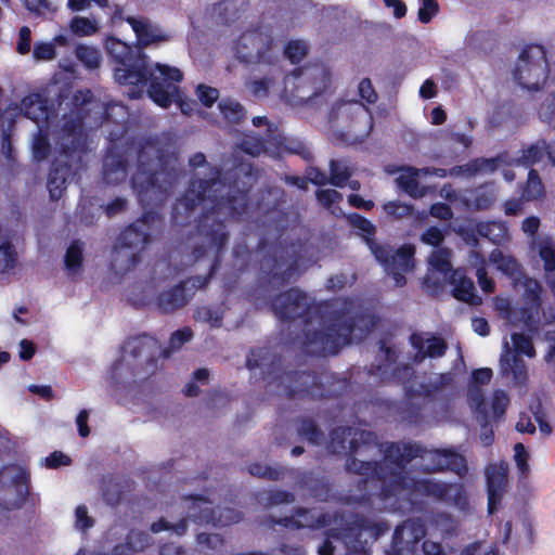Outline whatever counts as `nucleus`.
<instances>
[{
    "mask_svg": "<svg viewBox=\"0 0 555 555\" xmlns=\"http://www.w3.org/2000/svg\"><path fill=\"white\" fill-rule=\"evenodd\" d=\"M209 179H192L184 194L172 205L171 220L176 225L190 223L195 209L209 202L196 220L195 235L199 240L191 250L193 262H197L214 251V259L206 275L189 276L185 282L189 292L205 288L221 266V256L230 240V232L223 219L244 221L248 218L269 221V227L278 230V201L270 206L258 203L253 208L249 193L256 181L251 165L241 164L225 172L218 166L210 167Z\"/></svg>",
    "mask_w": 555,
    "mask_h": 555,
    "instance_id": "1",
    "label": "nucleus"
},
{
    "mask_svg": "<svg viewBox=\"0 0 555 555\" xmlns=\"http://www.w3.org/2000/svg\"><path fill=\"white\" fill-rule=\"evenodd\" d=\"M176 163L173 153L157 138L142 137L139 140L131 186L139 205L151 208L119 234L111 261L115 271L127 273L133 270L141 260L140 253L163 232L165 219L157 208L163 206L178 182Z\"/></svg>",
    "mask_w": 555,
    "mask_h": 555,
    "instance_id": "2",
    "label": "nucleus"
},
{
    "mask_svg": "<svg viewBox=\"0 0 555 555\" xmlns=\"http://www.w3.org/2000/svg\"><path fill=\"white\" fill-rule=\"evenodd\" d=\"M425 449L412 442H387L384 461H358L351 459L347 468L362 476L357 482L359 495H347L346 504L367 505L373 496L386 501L408 490L411 494L431 498L439 502L453 504L464 509L468 506V496L463 483L442 482L427 478H412L405 467L416 457H422Z\"/></svg>",
    "mask_w": 555,
    "mask_h": 555,
    "instance_id": "3",
    "label": "nucleus"
},
{
    "mask_svg": "<svg viewBox=\"0 0 555 555\" xmlns=\"http://www.w3.org/2000/svg\"><path fill=\"white\" fill-rule=\"evenodd\" d=\"M312 317L320 319L322 327L305 328L300 341L302 352L311 357L337 354L357 331L363 336L375 326L374 318L367 313L333 309L330 301L314 304L299 288L280 291V321L302 319L307 325Z\"/></svg>",
    "mask_w": 555,
    "mask_h": 555,
    "instance_id": "4",
    "label": "nucleus"
},
{
    "mask_svg": "<svg viewBox=\"0 0 555 555\" xmlns=\"http://www.w3.org/2000/svg\"><path fill=\"white\" fill-rule=\"evenodd\" d=\"M80 121L63 125L60 132V150L51 163L47 186L50 198H61L68 182L80 179L86 169L83 156L88 152V142L79 132Z\"/></svg>",
    "mask_w": 555,
    "mask_h": 555,
    "instance_id": "5",
    "label": "nucleus"
},
{
    "mask_svg": "<svg viewBox=\"0 0 555 555\" xmlns=\"http://www.w3.org/2000/svg\"><path fill=\"white\" fill-rule=\"evenodd\" d=\"M232 254L236 261H241L240 270L247 269L249 260L255 257L258 272L254 296L264 300L278 318V234L269 238L261 236L255 251L246 243H236Z\"/></svg>",
    "mask_w": 555,
    "mask_h": 555,
    "instance_id": "6",
    "label": "nucleus"
},
{
    "mask_svg": "<svg viewBox=\"0 0 555 555\" xmlns=\"http://www.w3.org/2000/svg\"><path fill=\"white\" fill-rule=\"evenodd\" d=\"M331 81V72L323 63L296 67L283 77L280 99L292 106L305 105L323 94Z\"/></svg>",
    "mask_w": 555,
    "mask_h": 555,
    "instance_id": "7",
    "label": "nucleus"
},
{
    "mask_svg": "<svg viewBox=\"0 0 555 555\" xmlns=\"http://www.w3.org/2000/svg\"><path fill=\"white\" fill-rule=\"evenodd\" d=\"M339 525L327 531V538L339 540L347 548L346 555H370L367 540L364 533H370L373 540H377L389 531L387 521H373L358 513L339 514Z\"/></svg>",
    "mask_w": 555,
    "mask_h": 555,
    "instance_id": "8",
    "label": "nucleus"
},
{
    "mask_svg": "<svg viewBox=\"0 0 555 555\" xmlns=\"http://www.w3.org/2000/svg\"><path fill=\"white\" fill-rule=\"evenodd\" d=\"M386 443H382L378 436L371 430L358 429L351 426H338L330 431L327 450L332 454H346L345 469L347 473L358 475L347 468L351 459L360 461L356 455L372 457L383 453ZM359 476H361L359 474Z\"/></svg>",
    "mask_w": 555,
    "mask_h": 555,
    "instance_id": "9",
    "label": "nucleus"
},
{
    "mask_svg": "<svg viewBox=\"0 0 555 555\" xmlns=\"http://www.w3.org/2000/svg\"><path fill=\"white\" fill-rule=\"evenodd\" d=\"M107 54L115 61V79L119 85L144 87L147 85L149 60L138 48L115 37L105 41Z\"/></svg>",
    "mask_w": 555,
    "mask_h": 555,
    "instance_id": "10",
    "label": "nucleus"
},
{
    "mask_svg": "<svg viewBox=\"0 0 555 555\" xmlns=\"http://www.w3.org/2000/svg\"><path fill=\"white\" fill-rule=\"evenodd\" d=\"M550 74L546 50L542 44H526L519 53L513 78L522 89L538 91Z\"/></svg>",
    "mask_w": 555,
    "mask_h": 555,
    "instance_id": "11",
    "label": "nucleus"
},
{
    "mask_svg": "<svg viewBox=\"0 0 555 555\" xmlns=\"http://www.w3.org/2000/svg\"><path fill=\"white\" fill-rule=\"evenodd\" d=\"M378 350L382 353L376 362L366 366L367 375L373 376L379 384H396L405 387V391L412 390L408 385L415 377V370L409 363H399L396 366L398 359L397 351L387 345L384 339L378 341Z\"/></svg>",
    "mask_w": 555,
    "mask_h": 555,
    "instance_id": "12",
    "label": "nucleus"
},
{
    "mask_svg": "<svg viewBox=\"0 0 555 555\" xmlns=\"http://www.w3.org/2000/svg\"><path fill=\"white\" fill-rule=\"evenodd\" d=\"M235 57L244 64H274V40L261 28L243 33L234 42Z\"/></svg>",
    "mask_w": 555,
    "mask_h": 555,
    "instance_id": "13",
    "label": "nucleus"
},
{
    "mask_svg": "<svg viewBox=\"0 0 555 555\" xmlns=\"http://www.w3.org/2000/svg\"><path fill=\"white\" fill-rule=\"evenodd\" d=\"M376 261L384 268L387 274L391 275L396 286H403L406 283L404 273L414 269L415 247L412 244H403L395 249L389 244H379L372 253Z\"/></svg>",
    "mask_w": 555,
    "mask_h": 555,
    "instance_id": "14",
    "label": "nucleus"
},
{
    "mask_svg": "<svg viewBox=\"0 0 555 555\" xmlns=\"http://www.w3.org/2000/svg\"><path fill=\"white\" fill-rule=\"evenodd\" d=\"M280 388L288 399L320 400L326 397L324 384L312 371L280 372Z\"/></svg>",
    "mask_w": 555,
    "mask_h": 555,
    "instance_id": "15",
    "label": "nucleus"
},
{
    "mask_svg": "<svg viewBox=\"0 0 555 555\" xmlns=\"http://www.w3.org/2000/svg\"><path fill=\"white\" fill-rule=\"evenodd\" d=\"M155 69L158 75L149 68V96L160 107L168 108L173 102L175 93H178L179 83L183 79L182 72L177 67L157 63Z\"/></svg>",
    "mask_w": 555,
    "mask_h": 555,
    "instance_id": "16",
    "label": "nucleus"
},
{
    "mask_svg": "<svg viewBox=\"0 0 555 555\" xmlns=\"http://www.w3.org/2000/svg\"><path fill=\"white\" fill-rule=\"evenodd\" d=\"M190 500L192 501V513L190 517L192 521L197 525L225 527L237 524L243 519L242 512L232 507L214 508L211 502L203 495H191Z\"/></svg>",
    "mask_w": 555,
    "mask_h": 555,
    "instance_id": "17",
    "label": "nucleus"
},
{
    "mask_svg": "<svg viewBox=\"0 0 555 555\" xmlns=\"http://www.w3.org/2000/svg\"><path fill=\"white\" fill-rule=\"evenodd\" d=\"M282 233L280 232V238ZM299 243H282L280 240V287L295 282L302 273L304 255Z\"/></svg>",
    "mask_w": 555,
    "mask_h": 555,
    "instance_id": "18",
    "label": "nucleus"
},
{
    "mask_svg": "<svg viewBox=\"0 0 555 555\" xmlns=\"http://www.w3.org/2000/svg\"><path fill=\"white\" fill-rule=\"evenodd\" d=\"M409 343L415 350L412 357L415 364L422 363L426 358H441L448 350L446 339L431 333L413 332L409 337Z\"/></svg>",
    "mask_w": 555,
    "mask_h": 555,
    "instance_id": "19",
    "label": "nucleus"
},
{
    "mask_svg": "<svg viewBox=\"0 0 555 555\" xmlns=\"http://www.w3.org/2000/svg\"><path fill=\"white\" fill-rule=\"evenodd\" d=\"M492 376V370L489 367L474 370L467 391V402L470 409L483 421L482 425L488 423L489 415L481 386L489 384Z\"/></svg>",
    "mask_w": 555,
    "mask_h": 555,
    "instance_id": "20",
    "label": "nucleus"
},
{
    "mask_svg": "<svg viewBox=\"0 0 555 555\" xmlns=\"http://www.w3.org/2000/svg\"><path fill=\"white\" fill-rule=\"evenodd\" d=\"M488 513L494 514L501 506L507 481L508 470L503 464H490L486 468Z\"/></svg>",
    "mask_w": 555,
    "mask_h": 555,
    "instance_id": "21",
    "label": "nucleus"
},
{
    "mask_svg": "<svg viewBox=\"0 0 555 555\" xmlns=\"http://www.w3.org/2000/svg\"><path fill=\"white\" fill-rule=\"evenodd\" d=\"M431 467L424 470L426 473L452 472L463 478L467 475V461L463 454L450 449H437L430 452Z\"/></svg>",
    "mask_w": 555,
    "mask_h": 555,
    "instance_id": "22",
    "label": "nucleus"
},
{
    "mask_svg": "<svg viewBox=\"0 0 555 555\" xmlns=\"http://www.w3.org/2000/svg\"><path fill=\"white\" fill-rule=\"evenodd\" d=\"M193 297L185 282H179L171 288L160 292L154 301L155 309L162 314H169L185 307Z\"/></svg>",
    "mask_w": 555,
    "mask_h": 555,
    "instance_id": "23",
    "label": "nucleus"
},
{
    "mask_svg": "<svg viewBox=\"0 0 555 555\" xmlns=\"http://www.w3.org/2000/svg\"><path fill=\"white\" fill-rule=\"evenodd\" d=\"M126 22L131 26L135 34L138 43L142 47L151 46L152 43L167 41L169 36L163 33L159 28L154 27L146 17L127 16Z\"/></svg>",
    "mask_w": 555,
    "mask_h": 555,
    "instance_id": "24",
    "label": "nucleus"
},
{
    "mask_svg": "<svg viewBox=\"0 0 555 555\" xmlns=\"http://www.w3.org/2000/svg\"><path fill=\"white\" fill-rule=\"evenodd\" d=\"M124 349L134 360L145 358L146 365L156 367L157 359L155 358V353L157 349V340L155 338L146 334L129 338L125 343Z\"/></svg>",
    "mask_w": 555,
    "mask_h": 555,
    "instance_id": "25",
    "label": "nucleus"
},
{
    "mask_svg": "<svg viewBox=\"0 0 555 555\" xmlns=\"http://www.w3.org/2000/svg\"><path fill=\"white\" fill-rule=\"evenodd\" d=\"M454 384V374L451 372L439 373L435 380L422 383L417 390H408L409 397H422L426 400L435 401L443 397L448 388Z\"/></svg>",
    "mask_w": 555,
    "mask_h": 555,
    "instance_id": "26",
    "label": "nucleus"
},
{
    "mask_svg": "<svg viewBox=\"0 0 555 555\" xmlns=\"http://www.w3.org/2000/svg\"><path fill=\"white\" fill-rule=\"evenodd\" d=\"M503 162L504 159L501 155L491 158L477 157L466 164L453 166L450 169V175L470 178L480 173H492L499 169Z\"/></svg>",
    "mask_w": 555,
    "mask_h": 555,
    "instance_id": "27",
    "label": "nucleus"
},
{
    "mask_svg": "<svg viewBox=\"0 0 555 555\" xmlns=\"http://www.w3.org/2000/svg\"><path fill=\"white\" fill-rule=\"evenodd\" d=\"M129 162L122 155L114 152L106 153L103 158V180L107 184L117 185L128 177Z\"/></svg>",
    "mask_w": 555,
    "mask_h": 555,
    "instance_id": "28",
    "label": "nucleus"
},
{
    "mask_svg": "<svg viewBox=\"0 0 555 555\" xmlns=\"http://www.w3.org/2000/svg\"><path fill=\"white\" fill-rule=\"evenodd\" d=\"M92 92L89 89L77 90L72 98L73 108L68 116H64V124L80 121L79 132L88 142L87 133L85 132L86 119L89 115L88 105L92 102Z\"/></svg>",
    "mask_w": 555,
    "mask_h": 555,
    "instance_id": "29",
    "label": "nucleus"
},
{
    "mask_svg": "<svg viewBox=\"0 0 555 555\" xmlns=\"http://www.w3.org/2000/svg\"><path fill=\"white\" fill-rule=\"evenodd\" d=\"M449 282L454 286L452 291L454 298L470 306L481 305L482 299L475 294L473 280L467 278L461 270L452 271Z\"/></svg>",
    "mask_w": 555,
    "mask_h": 555,
    "instance_id": "30",
    "label": "nucleus"
},
{
    "mask_svg": "<svg viewBox=\"0 0 555 555\" xmlns=\"http://www.w3.org/2000/svg\"><path fill=\"white\" fill-rule=\"evenodd\" d=\"M369 109L358 102H341L334 105L330 112V121L335 122L340 116L352 117L353 124L363 122L372 128V117L367 115Z\"/></svg>",
    "mask_w": 555,
    "mask_h": 555,
    "instance_id": "31",
    "label": "nucleus"
},
{
    "mask_svg": "<svg viewBox=\"0 0 555 555\" xmlns=\"http://www.w3.org/2000/svg\"><path fill=\"white\" fill-rule=\"evenodd\" d=\"M278 364V352L269 346L251 348L247 358L246 366L249 370L267 367V373L272 374Z\"/></svg>",
    "mask_w": 555,
    "mask_h": 555,
    "instance_id": "32",
    "label": "nucleus"
},
{
    "mask_svg": "<svg viewBox=\"0 0 555 555\" xmlns=\"http://www.w3.org/2000/svg\"><path fill=\"white\" fill-rule=\"evenodd\" d=\"M23 115L35 122L44 121L49 117L47 100L39 93H30L22 99Z\"/></svg>",
    "mask_w": 555,
    "mask_h": 555,
    "instance_id": "33",
    "label": "nucleus"
},
{
    "mask_svg": "<svg viewBox=\"0 0 555 555\" xmlns=\"http://www.w3.org/2000/svg\"><path fill=\"white\" fill-rule=\"evenodd\" d=\"M346 220L351 228L360 231L362 240L371 253L375 250V247L379 246L375 237L376 227L367 218L358 212H350L346 216Z\"/></svg>",
    "mask_w": 555,
    "mask_h": 555,
    "instance_id": "34",
    "label": "nucleus"
},
{
    "mask_svg": "<svg viewBox=\"0 0 555 555\" xmlns=\"http://www.w3.org/2000/svg\"><path fill=\"white\" fill-rule=\"evenodd\" d=\"M502 373L512 376L516 385H525L528 379V371L525 361L517 354L506 353L500 359Z\"/></svg>",
    "mask_w": 555,
    "mask_h": 555,
    "instance_id": "35",
    "label": "nucleus"
},
{
    "mask_svg": "<svg viewBox=\"0 0 555 555\" xmlns=\"http://www.w3.org/2000/svg\"><path fill=\"white\" fill-rule=\"evenodd\" d=\"M282 154L297 155L306 162L313 160V154L301 140L280 133V156Z\"/></svg>",
    "mask_w": 555,
    "mask_h": 555,
    "instance_id": "36",
    "label": "nucleus"
},
{
    "mask_svg": "<svg viewBox=\"0 0 555 555\" xmlns=\"http://www.w3.org/2000/svg\"><path fill=\"white\" fill-rule=\"evenodd\" d=\"M17 496L10 505H7L5 508L9 511L20 509L27 502L30 495V476L26 470H20L18 474L12 480Z\"/></svg>",
    "mask_w": 555,
    "mask_h": 555,
    "instance_id": "37",
    "label": "nucleus"
},
{
    "mask_svg": "<svg viewBox=\"0 0 555 555\" xmlns=\"http://www.w3.org/2000/svg\"><path fill=\"white\" fill-rule=\"evenodd\" d=\"M545 151H547V142L543 139L538 140L521 150V155L517 159V163L526 167H531L544 158L546 155Z\"/></svg>",
    "mask_w": 555,
    "mask_h": 555,
    "instance_id": "38",
    "label": "nucleus"
},
{
    "mask_svg": "<svg viewBox=\"0 0 555 555\" xmlns=\"http://www.w3.org/2000/svg\"><path fill=\"white\" fill-rule=\"evenodd\" d=\"M220 112L223 118L233 125H238L246 119V109L237 101L232 99H223L219 103Z\"/></svg>",
    "mask_w": 555,
    "mask_h": 555,
    "instance_id": "39",
    "label": "nucleus"
},
{
    "mask_svg": "<svg viewBox=\"0 0 555 555\" xmlns=\"http://www.w3.org/2000/svg\"><path fill=\"white\" fill-rule=\"evenodd\" d=\"M545 193L544 185L540 179L539 172L530 168L527 181L522 188L521 198L524 201H534L541 198Z\"/></svg>",
    "mask_w": 555,
    "mask_h": 555,
    "instance_id": "40",
    "label": "nucleus"
},
{
    "mask_svg": "<svg viewBox=\"0 0 555 555\" xmlns=\"http://www.w3.org/2000/svg\"><path fill=\"white\" fill-rule=\"evenodd\" d=\"M298 435L313 444H319L324 434L317 422L311 417H301L297 426Z\"/></svg>",
    "mask_w": 555,
    "mask_h": 555,
    "instance_id": "41",
    "label": "nucleus"
},
{
    "mask_svg": "<svg viewBox=\"0 0 555 555\" xmlns=\"http://www.w3.org/2000/svg\"><path fill=\"white\" fill-rule=\"evenodd\" d=\"M330 184L344 188L352 176V170L341 160H330Z\"/></svg>",
    "mask_w": 555,
    "mask_h": 555,
    "instance_id": "42",
    "label": "nucleus"
},
{
    "mask_svg": "<svg viewBox=\"0 0 555 555\" xmlns=\"http://www.w3.org/2000/svg\"><path fill=\"white\" fill-rule=\"evenodd\" d=\"M33 157L37 162L46 160L51 153V143L47 130L39 128L31 143Z\"/></svg>",
    "mask_w": 555,
    "mask_h": 555,
    "instance_id": "43",
    "label": "nucleus"
},
{
    "mask_svg": "<svg viewBox=\"0 0 555 555\" xmlns=\"http://www.w3.org/2000/svg\"><path fill=\"white\" fill-rule=\"evenodd\" d=\"M309 53V46L300 39H293L285 43L283 55L292 64H299Z\"/></svg>",
    "mask_w": 555,
    "mask_h": 555,
    "instance_id": "44",
    "label": "nucleus"
},
{
    "mask_svg": "<svg viewBox=\"0 0 555 555\" xmlns=\"http://www.w3.org/2000/svg\"><path fill=\"white\" fill-rule=\"evenodd\" d=\"M279 524L282 527L292 526L297 529L311 528L314 524V517L310 509L300 507L295 511L293 517H280Z\"/></svg>",
    "mask_w": 555,
    "mask_h": 555,
    "instance_id": "45",
    "label": "nucleus"
},
{
    "mask_svg": "<svg viewBox=\"0 0 555 555\" xmlns=\"http://www.w3.org/2000/svg\"><path fill=\"white\" fill-rule=\"evenodd\" d=\"M76 59L88 69H95L101 63V53L96 48L78 44L75 49Z\"/></svg>",
    "mask_w": 555,
    "mask_h": 555,
    "instance_id": "46",
    "label": "nucleus"
},
{
    "mask_svg": "<svg viewBox=\"0 0 555 555\" xmlns=\"http://www.w3.org/2000/svg\"><path fill=\"white\" fill-rule=\"evenodd\" d=\"M408 175H400L397 178V183L406 194L412 197L422 195L420 192V182L417 180V169L414 167H406Z\"/></svg>",
    "mask_w": 555,
    "mask_h": 555,
    "instance_id": "47",
    "label": "nucleus"
},
{
    "mask_svg": "<svg viewBox=\"0 0 555 555\" xmlns=\"http://www.w3.org/2000/svg\"><path fill=\"white\" fill-rule=\"evenodd\" d=\"M82 261V248L78 242H73L65 253V267L70 273L75 274L81 269Z\"/></svg>",
    "mask_w": 555,
    "mask_h": 555,
    "instance_id": "48",
    "label": "nucleus"
},
{
    "mask_svg": "<svg viewBox=\"0 0 555 555\" xmlns=\"http://www.w3.org/2000/svg\"><path fill=\"white\" fill-rule=\"evenodd\" d=\"M193 337V331L185 326L175 331L169 338V346L162 351L164 358H168L170 353L180 349L185 343L190 341Z\"/></svg>",
    "mask_w": 555,
    "mask_h": 555,
    "instance_id": "49",
    "label": "nucleus"
},
{
    "mask_svg": "<svg viewBox=\"0 0 555 555\" xmlns=\"http://www.w3.org/2000/svg\"><path fill=\"white\" fill-rule=\"evenodd\" d=\"M214 12L218 15L222 24L229 25L240 17L238 10L233 5L232 0H222L214 7Z\"/></svg>",
    "mask_w": 555,
    "mask_h": 555,
    "instance_id": "50",
    "label": "nucleus"
},
{
    "mask_svg": "<svg viewBox=\"0 0 555 555\" xmlns=\"http://www.w3.org/2000/svg\"><path fill=\"white\" fill-rule=\"evenodd\" d=\"M509 405V397L502 389H495L492 393L491 409L493 413V420H501Z\"/></svg>",
    "mask_w": 555,
    "mask_h": 555,
    "instance_id": "51",
    "label": "nucleus"
},
{
    "mask_svg": "<svg viewBox=\"0 0 555 555\" xmlns=\"http://www.w3.org/2000/svg\"><path fill=\"white\" fill-rule=\"evenodd\" d=\"M102 496L107 505L115 507L124 499V489L119 482L108 481L102 489Z\"/></svg>",
    "mask_w": 555,
    "mask_h": 555,
    "instance_id": "52",
    "label": "nucleus"
},
{
    "mask_svg": "<svg viewBox=\"0 0 555 555\" xmlns=\"http://www.w3.org/2000/svg\"><path fill=\"white\" fill-rule=\"evenodd\" d=\"M511 338L517 356L525 354L528 358H533L535 356V349L532 339L529 336L522 333H513Z\"/></svg>",
    "mask_w": 555,
    "mask_h": 555,
    "instance_id": "53",
    "label": "nucleus"
},
{
    "mask_svg": "<svg viewBox=\"0 0 555 555\" xmlns=\"http://www.w3.org/2000/svg\"><path fill=\"white\" fill-rule=\"evenodd\" d=\"M495 199L496 195L493 189L481 186L475 191L473 203L476 209L487 210L494 204Z\"/></svg>",
    "mask_w": 555,
    "mask_h": 555,
    "instance_id": "54",
    "label": "nucleus"
},
{
    "mask_svg": "<svg viewBox=\"0 0 555 555\" xmlns=\"http://www.w3.org/2000/svg\"><path fill=\"white\" fill-rule=\"evenodd\" d=\"M383 209L388 217L395 220L403 219L412 215L413 211L411 205L400 201H389L383 205Z\"/></svg>",
    "mask_w": 555,
    "mask_h": 555,
    "instance_id": "55",
    "label": "nucleus"
},
{
    "mask_svg": "<svg viewBox=\"0 0 555 555\" xmlns=\"http://www.w3.org/2000/svg\"><path fill=\"white\" fill-rule=\"evenodd\" d=\"M539 309L540 307L530 306L519 309V319L526 330L537 332L539 326Z\"/></svg>",
    "mask_w": 555,
    "mask_h": 555,
    "instance_id": "56",
    "label": "nucleus"
},
{
    "mask_svg": "<svg viewBox=\"0 0 555 555\" xmlns=\"http://www.w3.org/2000/svg\"><path fill=\"white\" fill-rule=\"evenodd\" d=\"M98 27L95 22L88 17L75 16L70 21V30L78 36H91L96 31Z\"/></svg>",
    "mask_w": 555,
    "mask_h": 555,
    "instance_id": "57",
    "label": "nucleus"
},
{
    "mask_svg": "<svg viewBox=\"0 0 555 555\" xmlns=\"http://www.w3.org/2000/svg\"><path fill=\"white\" fill-rule=\"evenodd\" d=\"M440 7L437 0H422L417 17L423 24H428L439 13Z\"/></svg>",
    "mask_w": 555,
    "mask_h": 555,
    "instance_id": "58",
    "label": "nucleus"
},
{
    "mask_svg": "<svg viewBox=\"0 0 555 555\" xmlns=\"http://www.w3.org/2000/svg\"><path fill=\"white\" fill-rule=\"evenodd\" d=\"M315 197L324 208L331 209L343 199V194L334 189H321L315 192Z\"/></svg>",
    "mask_w": 555,
    "mask_h": 555,
    "instance_id": "59",
    "label": "nucleus"
},
{
    "mask_svg": "<svg viewBox=\"0 0 555 555\" xmlns=\"http://www.w3.org/2000/svg\"><path fill=\"white\" fill-rule=\"evenodd\" d=\"M248 473L251 476L263 478L267 480L275 481L278 480V468H274L269 465H262L260 463H251L248 468Z\"/></svg>",
    "mask_w": 555,
    "mask_h": 555,
    "instance_id": "60",
    "label": "nucleus"
},
{
    "mask_svg": "<svg viewBox=\"0 0 555 555\" xmlns=\"http://www.w3.org/2000/svg\"><path fill=\"white\" fill-rule=\"evenodd\" d=\"M421 241L426 245L439 247L444 241V232L438 227L431 225L422 233Z\"/></svg>",
    "mask_w": 555,
    "mask_h": 555,
    "instance_id": "61",
    "label": "nucleus"
},
{
    "mask_svg": "<svg viewBox=\"0 0 555 555\" xmlns=\"http://www.w3.org/2000/svg\"><path fill=\"white\" fill-rule=\"evenodd\" d=\"M33 56L37 61H50L56 56L55 47L51 42H37L33 50Z\"/></svg>",
    "mask_w": 555,
    "mask_h": 555,
    "instance_id": "62",
    "label": "nucleus"
},
{
    "mask_svg": "<svg viewBox=\"0 0 555 555\" xmlns=\"http://www.w3.org/2000/svg\"><path fill=\"white\" fill-rule=\"evenodd\" d=\"M196 94L199 102L206 106L211 107L214 103L218 100L219 91L216 88L199 85L196 89Z\"/></svg>",
    "mask_w": 555,
    "mask_h": 555,
    "instance_id": "63",
    "label": "nucleus"
},
{
    "mask_svg": "<svg viewBox=\"0 0 555 555\" xmlns=\"http://www.w3.org/2000/svg\"><path fill=\"white\" fill-rule=\"evenodd\" d=\"M539 256L543 261L545 272L555 271V247L552 244H543L540 246Z\"/></svg>",
    "mask_w": 555,
    "mask_h": 555,
    "instance_id": "64",
    "label": "nucleus"
}]
</instances>
